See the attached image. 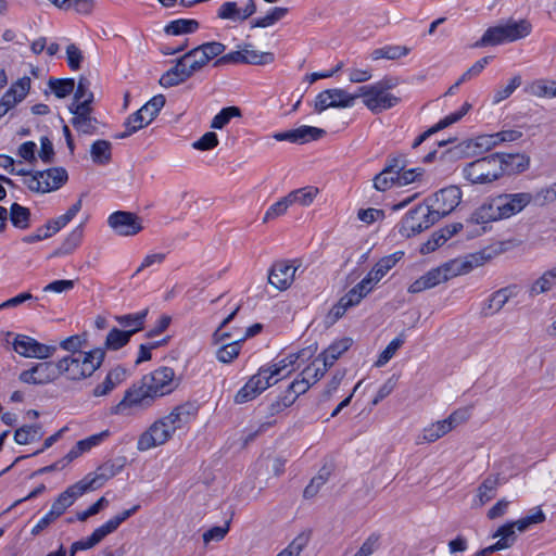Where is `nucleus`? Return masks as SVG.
I'll return each instance as SVG.
<instances>
[{
  "label": "nucleus",
  "instance_id": "obj_1",
  "mask_svg": "<svg viewBox=\"0 0 556 556\" xmlns=\"http://www.w3.org/2000/svg\"><path fill=\"white\" fill-rule=\"evenodd\" d=\"M179 379L170 367H160L144 375L125 391L123 399L111 408L113 415H134L150 408L156 399L176 390Z\"/></svg>",
  "mask_w": 556,
  "mask_h": 556
},
{
  "label": "nucleus",
  "instance_id": "obj_2",
  "mask_svg": "<svg viewBox=\"0 0 556 556\" xmlns=\"http://www.w3.org/2000/svg\"><path fill=\"white\" fill-rule=\"evenodd\" d=\"M105 358L103 349L97 348L86 353L71 354L60 359L62 375L68 380L79 381L90 377Z\"/></svg>",
  "mask_w": 556,
  "mask_h": 556
},
{
  "label": "nucleus",
  "instance_id": "obj_3",
  "mask_svg": "<svg viewBox=\"0 0 556 556\" xmlns=\"http://www.w3.org/2000/svg\"><path fill=\"white\" fill-rule=\"evenodd\" d=\"M531 24L527 20H509L504 25L489 27L473 47L482 48L516 41L527 37L531 33Z\"/></svg>",
  "mask_w": 556,
  "mask_h": 556
},
{
  "label": "nucleus",
  "instance_id": "obj_4",
  "mask_svg": "<svg viewBox=\"0 0 556 556\" xmlns=\"http://www.w3.org/2000/svg\"><path fill=\"white\" fill-rule=\"evenodd\" d=\"M531 24L527 20H509L504 25L489 27L473 47L482 48L516 41L527 37L531 33Z\"/></svg>",
  "mask_w": 556,
  "mask_h": 556
},
{
  "label": "nucleus",
  "instance_id": "obj_5",
  "mask_svg": "<svg viewBox=\"0 0 556 556\" xmlns=\"http://www.w3.org/2000/svg\"><path fill=\"white\" fill-rule=\"evenodd\" d=\"M464 177L475 185L490 184L503 176L500 152L480 157L463 169Z\"/></svg>",
  "mask_w": 556,
  "mask_h": 556
},
{
  "label": "nucleus",
  "instance_id": "obj_6",
  "mask_svg": "<svg viewBox=\"0 0 556 556\" xmlns=\"http://www.w3.org/2000/svg\"><path fill=\"white\" fill-rule=\"evenodd\" d=\"M166 99L163 94L154 96L141 109L132 113L124 123L126 130L114 136L115 139H125L141 128L148 126L165 105Z\"/></svg>",
  "mask_w": 556,
  "mask_h": 556
},
{
  "label": "nucleus",
  "instance_id": "obj_7",
  "mask_svg": "<svg viewBox=\"0 0 556 556\" xmlns=\"http://www.w3.org/2000/svg\"><path fill=\"white\" fill-rule=\"evenodd\" d=\"M438 220L426 201L409 210L399 225V232L405 238L416 236L430 228Z\"/></svg>",
  "mask_w": 556,
  "mask_h": 556
},
{
  "label": "nucleus",
  "instance_id": "obj_8",
  "mask_svg": "<svg viewBox=\"0 0 556 556\" xmlns=\"http://www.w3.org/2000/svg\"><path fill=\"white\" fill-rule=\"evenodd\" d=\"M68 179V175L63 167H51L46 170H35L30 178H26L24 184L33 192H51L60 189Z\"/></svg>",
  "mask_w": 556,
  "mask_h": 556
},
{
  "label": "nucleus",
  "instance_id": "obj_9",
  "mask_svg": "<svg viewBox=\"0 0 556 556\" xmlns=\"http://www.w3.org/2000/svg\"><path fill=\"white\" fill-rule=\"evenodd\" d=\"M462 191L457 186H450L435 192L425 201L438 220L452 213L460 203Z\"/></svg>",
  "mask_w": 556,
  "mask_h": 556
},
{
  "label": "nucleus",
  "instance_id": "obj_10",
  "mask_svg": "<svg viewBox=\"0 0 556 556\" xmlns=\"http://www.w3.org/2000/svg\"><path fill=\"white\" fill-rule=\"evenodd\" d=\"M13 350L23 357L46 359L51 357L56 346L46 345L25 334H17L12 343Z\"/></svg>",
  "mask_w": 556,
  "mask_h": 556
},
{
  "label": "nucleus",
  "instance_id": "obj_11",
  "mask_svg": "<svg viewBox=\"0 0 556 556\" xmlns=\"http://www.w3.org/2000/svg\"><path fill=\"white\" fill-rule=\"evenodd\" d=\"M174 432L166 422L160 418L154 421L138 439L137 448L140 452L148 451L166 443Z\"/></svg>",
  "mask_w": 556,
  "mask_h": 556
},
{
  "label": "nucleus",
  "instance_id": "obj_12",
  "mask_svg": "<svg viewBox=\"0 0 556 556\" xmlns=\"http://www.w3.org/2000/svg\"><path fill=\"white\" fill-rule=\"evenodd\" d=\"M108 224L118 236L124 237L135 236L143 229L140 217L127 211L112 213Z\"/></svg>",
  "mask_w": 556,
  "mask_h": 556
},
{
  "label": "nucleus",
  "instance_id": "obj_13",
  "mask_svg": "<svg viewBox=\"0 0 556 556\" xmlns=\"http://www.w3.org/2000/svg\"><path fill=\"white\" fill-rule=\"evenodd\" d=\"M265 369H258L256 375H253L248 382L237 392L235 402L237 404L247 403L255 399L261 392L278 382L279 379L270 381L267 379Z\"/></svg>",
  "mask_w": 556,
  "mask_h": 556
},
{
  "label": "nucleus",
  "instance_id": "obj_14",
  "mask_svg": "<svg viewBox=\"0 0 556 556\" xmlns=\"http://www.w3.org/2000/svg\"><path fill=\"white\" fill-rule=\"evenodd\" d=\"M533 200V195L529 192L519 193H502L497 195L501 215L503 219L509 218L520 213Z\"/></svg>",
  "mask_w": 556,
  "mask_h": 556
},
{
  "label": "nucleus",
  "instance_id": "obj_15",
  "mask_svg": "<svg viewBox=\"0 0 556 556\" xmlns=\"http://www.w3.org/2000/svg\"><path fill=\"white\" fill-rule=\"evenodd\" d=\"M70 112L74 115L71 119L73 127L84 135H94L98 131V119L91 116L92 109H88L87 104L74 105L68 108Z\"/></svg>",
  "mask_w": 556,
  "mask_h": 556
},
{
  "label": "nucleus",
  "instance_id": "obj_16",
  "mask_svg": "<svg viewBox=\"0 0 556 556\" xmlns=\"http://www.w3.org/2000/svg\"><path fill=\"white\" fill-rule=\"evenodd\" d=\"M88 491H90V485L83 483L81 480L70 485L64 492L59 494L50 510L53 511L58 518H60L79 496Z\"/></svg>",
  "mask_w": 556,
  "mask_h": 556
},
{
  "label": "nucleus",
  "instance_id": "obj_17",
  "mask_svg": "<svg viewBox=\"0 0 556 556\" xmlns=\"http://www.w3.org/2000/svg\"><path fill=\"white\" fill-rule=\"evenodd\" d=\"M198 406L195 403L186 402L176 406L167 416L162 419L166 422L169 429L175 433L176 430L188 425L198 415Z\"/></svg>",
  "mask_w": 556,
  "mask_h": 556
},
{
  "label": "nucleus",
  "instance_id": "obj_18",
  "mask_svg": "<svg viewBox=\"0 0 556 556\" xmlns=\"http://www.w3.org/2000/svg\"><path fill=\"white\" fill-rule=\"evenodd\" d=\"M255 12L256 4L254 0H248L243 8H239L238 3L235 1H227L219 7L217 17L231 22H243Z\"/></svg>",
  "mask_w": 556,
  "mask_h": 556
},
{
  "label": "nucleus",
  "instance_id": "obj_19",
  "mask_svg": "<svg viewBox=\"0 0 556 556\" xmlns=\"http://www.w3.org/2000/svg\"><path fill=\"white\" fill-rule=\"evenodd\" d=\"M295 271L296 267L292 264L285 261L276 262L270 268L268 282L278 290H287L294 279Z\"/></svg>",
  "mask_w": 556,
  "mask_h": 556
},
{
  "label": "nucleus",
  "instance_id": "obj_20",
  "mask_svg": "<svg viewBox=\"0 0 556 556\" xmlns=\"http://www.w3.org/2000/svg\"><path fill=\"white\" fill-rule=\"evenodd\" d=\"M500 211V203L497 202V197H495L486 200L478 208H476L467 222L481 225L490 222L501 220L503 217Z\"/></svg>",
  "mask_w": 556,
  "mask_h": 556
},
{
  "label": "nucleus",
  "instance_id": "obj_21",
  "mask_svg": "<svg viewBox=\"0 0 556 556\" xmlns=\"http://www.w3.org/2000/svg\"><path fill=\"white\" fill-rule=\"evenodd\" d=\"M193 75L190 68H188V64L184 61V58L180 56L175 66L169 68L166 73H164L160 78V85L165 88L177 86Z\"/></svg>",
  "mask_w": 556,
  "mask_h": 556
},
{
  "label": "nucleus",
  "instance_id": "obj_22",
  "mask_svg": "<svg viewBox=\"0 0 556 556\" xmlns=\"http://www.w3.org/2000/svg\"><path fill=\"white\" fill-rule=\"evenodd\" d=\"M123 468V465H116L114 462L109 460L97 468L94 476L90 475L81 479L83 483L90 485V491L100 488L105 481L115 477Z\"/></svg>",
  "mask_w": 556,
  "mask_h": 556
},
{
  "label": "nucleus",
  "instance_id": "obj_23",
  "mask_svg": "<svg viewBox=\"0 0 556 556\" xmlns=\"http://www.w3.org/2000/svg\"><path fill=\"white\" fill-rule=\"evenodd\" d=\"M503 175L519 174L529 168L530 157L523 153H500Z\"/></svg>",
  "mask_w": 556,
  "mask_h": 556
},
{
  "label": "nucleus",
  "instance_id": "obj_24",
  "mask_svg": "<svg viewBox=\"0 0 556 556\" xmlns=\"http://www.w3.org/2000/svg\"><path fill=\"white\" fill-rule=\"evenodd\" d=\"M126 379V369L122 366H116L111 369L103 382L96 386L92 390L93 396H105L110 394L117 386Z\"/></svg>",
  "mask_w": 556,
  "mask_h": 556
},
{
  "label": "nucleus",
  "instance_id": "obj_25",
  "mask_svg": "<svg viewBox=\"0 0 556 556\" xmlns=\"http://www.w3.org/2000/svg\"><path fill=\"white\" fill-rule=\"evenodd\" d=\"M30 78L24 76L15 81L0 99L10 110L20 103L27 96L30 89Z\"/></svg>",
  "mask_w": 556,
  "mask_h": 556
},
{
  "label": "nucleus",
  "instance_id": "obj_26",
  "mask_svg": "<svg viewBox=\"0 0 556 556\" xmlns=\"http://www.w3.org/2000/svg\"><path fill=\"white\" fill-rule=\"evenodd\" d=\"M400 102V98L384 91L374 88L370 98L365 101V105L372 113H380L395 106Z\"/></svg>",
  "mask_w": 556,
  "mask_h": 556
},
{
  "label": "nucleus",
  "instance_id": "obj_27",
  "mask_svg": "<svg viewBox=\"0 0 556 556\" xmlns=\"http://www.w3.org/2000/svg\"><path fill=\"white\" fill-rule=\"evenodd\" d=\"M139 505H135L130 509H126L110 520H108L105 523H103L101 527L97 528L92 533L99 541V543L109 534L113 533L117 530V528L128 518H130L138 509Z\"/></svg>",
  "mask_w": 556,
  "mask_h": 556
},
{
  "label": "nucleus",
  "instance_id": "obj_28",
  "mask_svg": "<svg viewBox=\"0 0 556 556\" xmlns=\"http://www.w3.org/2000/svg\"><path fill=\"white\" fill-rule=\"evenodd\" d=\"M493 538H500L494 544L478 551L475 556H488L497 551L509 548L514 545L513 532L508 527H500L493 534Z\"/></svg>",
  "mask_w": 556,
  "mask_h": 556
},
{
  "label": "nucleus",
  "instance_id": "obj_29",
  "mask_svg": "<svg viewBox=\"0 0 556 556\" xmlns=\"http://www.w3.org/2000/svg\"><path fill=\"white\" fill-rule=\"evenodd\" d=\"M511 295L513 290L509 287L502 288L492 293V295L488 299L484 307L482 308L483 316H492L498 313L508 302Z\"/></svg>",
  "mask_w": 556,
  "mask_h": 556
},
{
  "label": "nucleus",
  "instance_id": "obj_30",
  "mask_svg": "<svg viewBox=\"0 0 556 556\" xmlns=\"http://www.w3.org/2000/svg\"><path fill=\"white\" fill-rule=\"evenodd\" d=\"M147 315H148V309L146 308V309L135 313V314L116 316L115 320L123 328H125V330H123L124 332L130 333V338H131L138 331L143 330Z\"/></svg>",
  "mask_w": 556,
  "mask_h": 556
},
{
  "label": "nucleus",
  "instance_id": "obj_31",
  "mask_svg": "<svg viewBox=\"0 0 556 556\" xmlns=\"http://www.w3.org/2000/svg\"><path fill=\"white\" fill-rule=\"evenodd\" d=\"M33 372L36 374L39 384L52 382L62 375L60 361L37 363L33 366Z\"/></svg>",
  "mask_w": 556,
  "mask_h": 556
},
{
  "label": "nucleus",
  "instance_id": "obj_32",
  "mask_svg": "<svg viewBox=\"0 0 556 556\" xmlns=\"http://www.w3.org/2000/svg\"><path fill=\"white\" fill-rule=\"evenodd\" d=\"M404 256V252L397 251L393 254L387 255L378 261V263L368 273L369 276L378 283L386 274L392 269L396 263Z\"/></svg>",
  "mask_w": 556,
  "mask_h": 556
},
{
  "label": "nucleus",
  "instance_id": "obj_33",
  "mask_svg": "<svg viewBox=\"0 0 556 556\" xmlns=\"http://www.w3.org/2000/svg\"><path fill=\"white\" fill-rule=\"evenodd\" d=\"M84 238V223L74 228L62 244L53 252V256L72 254L81 243Z\"/></svg>",
  "mask_w": 556,
  "mask_h": 556
},
{
  "label": "nucleus",
  "instance_id": "obj_34",
  "mask_svg": "<svg viewBox=\"0 0 556 556\" xmlns=\"http://www.w3.org/2000/svg\"><path fill=\"white\" fill-rule=\"evenodd\" d=\"M501 483L500 475H490L482 481L477 491L479 506H483L495 496L496 490Z\"/></svg>",
  "mask_w": 556,
  "mask_h": 556
},
{
  "label": "nucleus",
  "instance_id": "obj_35",
  "mask_svg": "<svg viewBox=\"0 0 556 556\" xmlns=\"http://www.w3.org/2000/svg\"><path fill=\"white\" fill-rule=\"evenodd\" d=\"M441 276L445 277L444 282L458 275L467 274L473 268L470 261L452 260L438 267Z\"/></svg>",
  "mask_w": 556,
  "mask_h": 556
},
{
  "label": "nucleus",
  "instance_id": "obj_36",
  "mask_svg": "<svg viewBox=\"0 0 556 556\" xmlns=\"http://www.w3.org/2000/svg\"><path fill=\"white\" fill-rule=\"evenodd\" d=\"M525 91L538 98H556V80L536 79L530 83Z\"/></svg>",
  "mask_w": 556,
  "mask_h": 556
},
{
  "label": "nucleus",
  "instance_id": "obj_37",
  "mask_svg": "<svg viewBox=\"0 0 556 556\" xmlns=\"http://www.w3.org/2000/svg\"><path fill=\"white\" fill-rule=\"evenodd\" d=\"M90 156L94 164H109L112 160V143L103 139L96 140L90 147Z\"/></svg>",
  "mask_w": 556,
  "mask_h": 556
},
{
  "label": "nucleus",
  "instance_id": "obj_38",
  "mask_svg": "<svg viewBox=\"0 0 556 556\" xmlns=\"http://www.w3.org/2000/svg\"><path fill=\"white\" fill-rule=\"evenodd\" d=\"M42 427L40 424L25 425L15 430L14 441L17 444L24 445L42 438Z\"/></svg>",
  "mask_w": 556,
  "mask_h": 556
},
{
  "label": "nucleus",
  "instance_id": "obj_39",
  "mask_svg": "<svg viewBox=\"0 0 556 556\" xmlns=\"http://www.w3.org/2000/svg\"><path fill=\"white\" fill-rule=\"evenodd\" d=\"M545 520V514L538 509L533 515L523 517L517 521H511L503 525L502 527H508L509 530L513 532L514 536V543L517 541V533L516 529L519 532L526 531L531 525L541 523Z\"/></svg>",
  "mask_w": 556,
  "mask_h": 556
},
{
  "label": "nucleus",
  "instance_id": "obj_40",
  "mask_svg": "<svg viewBox=\"0 0 556 556\" xmlns=\"http://www.w3.org/2000/svg\"><path fill=\"white\" fill-rule=\"evenodd\" d=\"M410 49L406 46H384L372 50L370 58L374 61H378L380 59L394 61L407 55Z\"/></svg>",
  "mask_w": 556,
  "mask_h": 556
},
{
  "label": "nucleus",
  "instance_id": "obj_41",
  "mask_svg": "<svg viewBox=\"0 0 556 556\" xmlns=\"http://www.w3.org/2000/svg\"><path fill=\"white\" fill-rule=\"evenodd\" d=\"M90 81L81 76L78 80L77 88L74 93L73 102L68 108H74L78 104H87L88 109H92L91 103L93 101V93L89 90Z\"/></svg>",
  "mask_w": 556,
  "mask_h": 556
},
{
  "label": "nucleus",
  "instance_id": "obj_42",
  "mask_svg": "<svg viewBox=\"0 0 556 556\" xmlns=\"http://www.w3.org/2000/svg\"><path fill=\"white\" fill-rule=\"evenodd\" d=\"M319 190L314 186H306L288 193V198L291 204L298 203L302 206H308L313 203L315 198L317 197Z\"/></svg>",
  "mask_w": 556,
  "mask_h": 556
},
{
  "label": "nucleus",
  "instance_id": "obj_43",
  "mask_svg": "<svg viewBox=\"0 0 556 556\" xmlns=\"http://www.w3.org/2000/svg\"><path fill=\"white\" fill-rule=\"evenodd\" d=\"M10 220L18 229H27L30 225V211L18 203H13L10 207Z\"/></svg>",
  "mask_w": 556,
  "mask_h": 556
},
{
  "label": "nucleus",
  "instance_id": "obj_44",
  "mask_svg": "<svg viewBox=\"0 0 556 556\" xmlns=\"http://www.w3.org/2000/svg\"><path fill=\"white\" fill-rule=\"evenodd\" d=\"M130 341V333L124 332L123 330L118 328H113L110 330V332L106 336V339L104 341V352L106 350L109 351H117L122 348H124L128 342Z\"/></svg>",
  "mask_w": 556,
  "mask_h": 556
},
{
  "label": "nucleus",
  "instance_id": "obj_45",
  "mask_svg": "<svg viewBox=\"0 0 556 556\" xmlns=\"http://www.w3.org/2000/svg\"><path fill=\"white\" fill-rule=\"evenodd\" d=\"M182 58L193 74L202 70L210 62L200 46L186 52Z\"/></svg>",
  "mask_w": 556,
  "mask_h": 556
},
{
  "label": "nucleus",
  "instance_id": "obj_46",
  "mask_svg": "<svg viewBox=\"0 0 556 556\" xmlns=\"http://www.w3.org/2000/svg\"><path fill=\"white\" fill-rule=\"evenodd\" d=\"M556 286V266L549 270H546L531 287V294L538 295L549 291Z\"/></svg>",
  "mask_w": 556,
  "mask_h": 556
},
{
  "label": "nucleus",
  "instance_id": "obj_47",
  "mask_svg": "<svg viewBox=\"0 0 556 556\" xmlns=\"http://www.w3.org/2000/svg\"><path fill=\"white\" fill-rule=\"evenodd\" d=\"M199 28V22L195 20H176L170 22L165 27V33L168 35H182L194 33Z\"/></svg>",
  "mask_w": 556,
  "mask_h": 556
},
{
  "label": "nucleus",
  "instance_id": "obj_48",
  "mask_svg": "<svg viewBox=\"0 0 556 556\" xmlns=\"http://www.w3.org/2000/svg\"><path fill=\"white\" fill-rule=\"evenodd\" d=\"M326 131L313 126H301L294 129V143L303 144L313 140H318L325 136Z\"/></svg>",
  "mask_w": 556,
  "mask_h": 556
},
{
  "label": "nucleus",
  "instance_id": "obj_49",
  "mask_svg": "<svg viewBox=\"0 0 556 556\" xmlns=\"http://www.w3.org/2000/svg\"><path fill=\"white\" fill-rule=\"evenodd\" d=\"M48 87L55 97L63 99L74 91L75 80L73 78H50Z\"/></svg>",
  "mask_w": 556,
  "mask_h": 556
},
{
  "label": "nucleus",
  "instance_id": "obj_50",
  "mask_svg": "<svg viewBox=\"0 0 556 556\" xmlns=\"http://www.w3.org/2000/svg\"><path fill=\"white\" fill-rule=\"evenodd\" d=\"M288 12H289V10L287 8H280V7L273 8L265 16L253 20L251 23V27L252 28H255V27L265 28V27L271 26L275 23H277L278 21L282 20L288 14Z\"/></svg>",
  "mask_w": 556,
  "mask_h": 556
},
{
  "label": "nucleus",
  "instance_id": "obj_51",
  "mask_svg": "<svg viewBox=\"0 0 556 556\" xmlns=\"http://www.w3.org/2000/svg\"><path fill=\"white\" fill-rule=\"evenodd\" d=\"M241 110L238 106H227L217 113L212 122L211 128L223 129L233 117H241Z\"/></svg>",
  "mask_w": 556,
  "mask_h": 556
},
{
  "label": "nucleus",
  "instance_id": "obj_52",
  "mask_svg": "<svg viewBox=\"0 0 556 556\" xmlns=\"http://www.w3.org/2000/svg\"><path fill=\"white\" fill-rule=\"evenodd\" d=\"M55 219L48 220L43 226L39 227L34 233L25 236L22 240L25 243H35L40 240L50 238L53 233H56L60 229H55Z\"/></svg>",
  "mask_w": 556,
  "mask_h": 556
},
{
  "label": "nucleus",
  "instance_id": "obj_53",
  "mask_svg": "<svg viewBox=\"0 0 556 556\" xmlns=\"http://www.w3.org/2000/svg\"><path fill=\"white\" fill-rule=\"evenodd\" d=\"M453 430L445 419L437 421L424 429V440L434 442Z\"/></svg>",
  "mask_w": 556,
  "mask_h": 556
},
{
  "label": "nucleus",
  "instance_id": "obj_54",
  "mask_svg": "<svg viewBox=\"0 0 556 556\" xmlns=\"http://www.w3.org/2000/svg\"><path fill=\"white\" fill-rule=\"evenodd\" d=\"M240 349L241 340H235L232 342L225 343L217 350L216 357L222 363H230L239 355Z\"/></svg>",
  "mask_w": 556,
  "mask_h": 556
},
{
  "label": "nucleus",
  "instance_id": "obj_55",
  "mask_svg": "<svg viewBox=\"0 0 556 556\" xmlns=\"http://www.w3.org/2000/svg\"><path fill=\"white\" fill-rule=\"evenodd\" d=\"M404 344L403 336L393 339L388 346L380 353L375 365L377 367L384 366L396 353V351Z\"/></svg>",
  "mask_w": 556,
  "mask_h": 556
},
{
  "label": "nucleus",
  "instance_id": "obj_56",
  "mask_svg": "<svg viewBox=\"0 0 556 556\" xmlns=\"http://www.w3.org/2000/svg\"><path fill=\"white\" fill-rule=\"evenodd\" d=\"M292 205L288 195L281 198L279 201L269 206L266 211L263 223H268L269 220L276 219L279 216H282L288 207Z\"/></svg>",
  "mask_w": 556,
  "mask_h": 556
},
{
  "label": "nucleus",
  "instance_id": "obj_57",
  "mask_svg": "<svg viewBox=\"0 0 556 556\" xmlns=\"http://www.w3.org/2000/svg\"><path fill=\"white\" fill-rule=\"evenodd\" d=\"M521 85V77L519 75L513 77L507 86L500 87L494 91L493 94V103L497 104L502 102L503 100L510 97V94Z\"/></svg>",
  "mask_w": 556,
  "mask_h": 556
},
{
  "label": "nucleus",
  "instance_id": "obj_58",
  "mask_svg": "<svg viewBox=\"0 0 556 556\" xmlns=\"http://www.w3.org/2000/svg\"><path fill=\"white\" fill-rule=\"evenodd\" d=\"M245 64L265 65L274 62L275 56L271 52H258L255 50L244 49Z\"/></svg>",
  "mask_w": 556,
  "mask_h": 556
},
{
  "label": "nucleus",
  "instance_id": "obj_59",
  "mask_svg": "<svg viewBox=\"0 0 556 556\" xmlns=\"http://www.w3.org/2000/svg\"><path fill=\"white\" fill-rule=\"evenodd\" d=\"M295 363H296V361H295L293 354L291 353L288 356H286L285 358L275 363L273 366L261 367V369L267 370L266 371L267 379H269L271 381L274 377L281 375L285 369H287L290 366H293Z\"/></svg>",
  "mask_w": 556,
  "mask_h": 556
},
{
  "label": "nucleus",
  "instance_id": "obj_60",
  "mask_svg": "<svg viewBox=\"0 0 556 556\" xmlns=\"http://www.w3.org/2000/svg\"><path fill=\"white\" fill-rule=\"evenodd\" d=\"M396 174H391L386 168H383L379 174H377L374 178V187L378 191H386L393 186H397V181L395 179Z\"/></svg>",
  "mask_w": 556,
  "mask_h": 556
},
{
  "label": "nucleus",
  "instance_id": "obj_61",
  "mask_svg": "<svg viewBox=\"0 0 556 556\" xmlns=\"http://www.w3.org/2000/svg\"><path fill=\"white\" fill-rule=\"evenodd\" d=\"M333 108H351L355 102V96L343 89H329Z\"/></svg>",
  "mask_w": 556,
  "mask_h": 556
},
{
  "label": "nucleus",
  "instance_id": "obj_62",
  "mask_svg": "<svg viewBox=\"0 0 556 556\" xmlns=\"http://www.w3.org/2000/svg\"><path fill=\"white\" fill-rule=\"evenodd\" d=\"M86 334H75L61 341L60 346L72 354L83 353L80 349L86 344Z\"/></svg>",
  "mask_w": 556,
  "mask_h": 556
},
{
  "label": "nucleus",
  "instance_id": "obj_63",
  "mask_svg": "<svg viewBox=\"0 0 556 556\" xmlns=\"http://www.w3.org/2000/svg\"><path fill=\"white\" fill-rule=\"evenodd\" d=\"M110 435L109 430H104L100 433L92 434L84 440L78 441L76 444L78 445V448L83 452L90 451L92 447L99 445L101 442H103Z\"/></svg>",
  "mask_w": 556,
  "mask_h": 556
},
{
  "label": "nucleus",
  "instance_id": "obj_64",
  "mask_svg": "<svg viewBox=\"0 0 556 556\" xmlns=\"http://www.w3.org/2000/svg\"><path fill=\"white\" fill-rule=\"evenodd\" d=\"M422 168L406 169L405 167L403 170H400L399 174H396L395 179L397 181V186L403 187L416 181L419 177L422 176Z\"/></svg>",
  "mask_w": 556,
  "mask_h": 556
}]
</instances>
